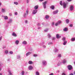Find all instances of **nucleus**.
<instances>
[{
	"instance_id": "obj_57",
	"label": "nucleus",
	"mask_w": 75,
	"mask_h": 75,
	"mask_svg": "<svg viewBox=\"0 0 75 75\" xmlns=\"http://www.w3.org/2000/svg\"><path fill=\"white\" fill-rule=\"evenodd\" d=\"M71 0H67V1H71Z\"/></svg>"
},
{
	"instance_id": "obj_21",
	"label": "nucleus",
	"mask_w": 75,
	"mask_h": 75,
	"mask_svg": "<svg viewBox=\"0 0 75 75\" xmlns=\"http://www.w3.org/2000/svg\"><path fill=\"white\" fill-rule=\"evenodd\" d=\"M63 45H65L67 44V40H64V41Z\"/></svg>"
},
{
	"instance_id": "obj_9",
	"label": "nucleus",
	"mask_w": 75,
	"mask_h": 75,
	"mask_svg": "<svg viewBox=\"0 0 75 75\" xmlns=\"http://www.w3.org/2000/svg\"><path fill=\"white\" fill-rule=\"evenodd\" d=\"M33 69V67L31 65L29 66L28 68L29 70H32Z\"/></svg>"
},
{
	"instance_id": "obj_1",
	"label": "nucleus",
	"mask_w": 75,
	"mask_h": 75,
	"mask_svg": "<svg viewBox=\"0 0 75 75\" xmlns=\"http://www.w3.org/2000/svg\"><path fill=\"white\" fill-rule=\"evenodd\" d=\"M47 1H45L42 2V4L44 8H47Z\"/></svg>"
},
{
	"instance_id": "obj_61",
	"label": "nucleus",
	"mask_w": 75,
	"mask_h": 75,
	"mask_svg": "<svg viewBox=\"0 0 75 75\" xmlns=\"http://www.w3.org/2000/svg\"><path fill=\"white\" fill-rule=\"evenodd\" d=\"M1 2H0V6H1Z\"/></svg>"
},
{
	"instance_id": "obj_22",
	"label": "nucleus",
	"mask_w": 75,
	"mask_h": 75,
	"mask_svg": "<svg viewBox=\"0 0 75 75\" xmlns=\"http://www.w3.org/2000/svg\"><path fill=\"white\" fill-rule=\"evenodd\" d=\"M60 37H61V36H59V35L57 34L56 35V38H57V39L59 38Z\"/></svg>"
},
{
	"instance_id": "obj_17",
	"label": "nucleus",
	"mask_w": 75,
	"mask_h": 75,
	"mask_svg": "<svg viewBox=\"0 0 75 75\" xmlns=\"http://www.w3.org/2000/svg\"><path fill=\"white\" fill-rule=\"evenodd\" d=\"M27 15H27V14H26V13H24L23 15V17L24 18H26V17H27Z\"/></svg>"
},
{
	"instance_id": "obj_14",
	"label": "nucleus",
	"mask_w": 75,
	"mask_h": 75,
	"mask_svg": "<svg viewBox=\"0 0 75 75\" xmlns=\"http://www.w3.org/2000/svg\"><path fill=\"white\" fill-rule=\"evenodd\" d=\"M12 36H13V37H16L17 36V34H16L14 32L12 34Z\"/></svg>"
},
{
	"instance_id": "obj_8",
	"label": "nucleus",
	"mask_w": 75,
	"mask_h": 75,
	"mask_svg": "<svg viewBox=\"0 0 75 75\" xmlns=\"http://www.w3.org/2000/svg\"><path fill=\"white\" fill-rule=\"evenodd\" d=\"M13 22V19H9L8 20V23L9 24H11Z\"/></svg>"
},
{
	"instance_id": "obj_59",
	"label": "nucleus",
	"mask_w": 75,
	"mask_h": 75,
	"mask_svg": "<svg viewBox=\"0 0 75 75\" xmlns=\"http://www.w3.org/2000/svg\"><path fill=\"white\" fill-rule=\"evenodd\" d=\"M45 24V23H42V25H44V24Z\"/></svg>"
},
{
	"instance_id": "obj_10",
	"label": "nucleus",
	"mask_w": 75,
	"mask_h": 75,
	"mask_svg": "<svg viewBox=\"0 0 75 75\" xmlns=\"http://www.w3.org/2000/svg\"><path fill=\"white\" fill-rule=\"evenodd\" d=\"M58 51H59V50H58V49L57 48H55L54 49V52H58Z\"/></svg>"
},
{
	"instance_id": "obj_30",
	"label": "nucleus",
	"mask_w": 75,
	"mask_h": 75,
	"mask_svg": "<svg viewBox=\"0 0 75 75\" xmlns=\"http://www.w3.org/2000/svg\"><path fill=\"white\" fill-rule=\"evenodd\" d=\"M8 72H9V75H12V73H11V71L10 70H9L8 71Z\"/></svg>"
},
{
	"instance_id": "obj_49",
	"label": "nucleus",
	"mask_w": 75,
	"mask_h": 75,
	"mask_svg": "<svg viewBox=\"0 0 75 75\" xmlns=\"http://www.w3.org/2000/svg\"><path fill=\"white\" fill-rule=\"evenodd\" d=\"M15 15H17V12H15Z\"/></svg>"
},
{
	"instance_id": "obj_15",
	"label": "nucleus",
	"mask_w": 75,
	"mask_h": 75,
	"mask_svg": "<svg viewBox=\"0 0 75 75\" xmlns=\"http://www.w3.org/2000/svg\"><path fill=\"white\" fill-rule=\"evenodd\" d=\"M28 64H29L30 65L33 64V62L32 61L30 60L28 61Z\"/></svg>"
},
{
	"instance_id": "obj_54",
	"label": "nucleus",
	"mask_w": 75,
	"mask_h": 75,
	"mask_svg": "<svg viewBox=\"0 0 75 75\" xmlns=\"http://www.w3.org/2000/svg\"><path fill=\"white\" fill-rule=\"evenodd\" d=\"M52 25H54V23H52Z\"/></svg>"
},
{
	"instance_id": "obj_3",
	"label": "nucleus",
	"mask_w": 75,
	"mask_h": 75,
	"mask_svg": "<svg viewBox=\"0 0 75 75\" xmlns=\"http://www.w3.org/2000/svg\"><path fill=\"white\" fill-rule=\"evenodd\" d=\"M42 63L44 66H45V65H47V61L45 60H43L42 62Z\"/></svg>"
},
{
	"instance_id": "obj_7",
	"label": "nucleus",
	"mask_w": 75,
	"mask_h": 75,
	"mask_svg": "<svg viewBox=\"0 0 75 75\" xmlns=\"http://www.w3.org/2000/svg\"><path fill=\"white\" fill-rule=\"evenodd\" d=\"M69 8L70 11H72L74 10V6L73 5H70Z\"/></svg>"
},
{
	"instance_id": "obj_48",
	"label": "nucleus",
	"mask_w": 75,
	"mask_h": 75,
	"mask_svg": "<svg viewBox=\"0 0 75 75\" xmlns=\"http://www.w3.org/2000/svg\"><path fill=\"white\" fill-rule=\"evenodd\" d=\"M62 75H66V74H65L64 73H63L62 74Z\"/></svg>"
},
{
	"instance_id": "obj_44",
	"label": "nucleus",
	"mask_w": 75,
	"mask_h": 75,
	"mask_svg": "<svg viewBox=\"0 0 75 75\" xmlns=\"http://www.w3.org/2000/svg\"><path fill=\"white\" fill-rule=\"evenodd\" d=\"M69 27H73V25L72 24H70L69 25Z\"/></svg>"
},
{
	"instance_id": "obj_35",
	"label": "nucleus",
	"mask_w": 75,
	"mask_h": 75,
	"mask_svg": "<svg viewBox=\"0 0 75 75\" xmlns=\"http://www.w3.org/2000/svg\"><path fill=\"white\" fill-rule=\"evenodd\" d=\"M36 75H40L39 72H38V71H36Z\"/></svg>"
},
{
	"instance_id": "obj_42",
	"label": "nucleus",
	"mask_w": 75,
	"mask_h": 75,
	"mask_svg": "<svg viewBox=\"0 0 75 75\" xmlns=\"http://www.w3.org/2000/svg\"><path fill=\"white\" fill-rule=\"evenodd\" d=\"M14 4H16V5H18V2H14Z\"/></svg>"
},
{
	"instance_id": "obj_2",
	"label": "nucleus",
	"mask_w": 75,
	"mask_h": 75,
	"mask_svg": "<svg viewBox=\"0 0 75 75\" xmlns=\"http://www.w3.org/2000/svg\"><path fill=\"white\" fill-rule=\"evenodd\" d=\"M67 68L68 69L69 71H71V70H72V69H73V67H72V66L71 65H69L67 66Z\"/></svg>"
},
{
	"instance_id": "obj_18",
	"label": "nucleus",
	"mask_w": 75,
	"mask_h": 75,
	"mask_svg": "<svg viewBox=\"0 0 75 75\" xmlns=\"http://www.w3.org/2000/svg\"><path fill=\"white\" fill-rule=\"evenodd\" d=\"M62 62V64L63 63L64 64H65V63H66L67 60L65 59H64L63 60Z\"/></svg>"
},
{
	"instance_id": "obj_27",
	"label": "nucleus",
	"mask_w": 75,
	"mask_h": 75,
	"mask_svg": "<svg viewBox=\"0 0 75 75\" xmlns=\"http://www.w3.org/2000/svg\"><path fill=\"white\" fill-rule=\"evenodd\" d=\"M21 58L20 56L19 55H17V59H20Z\"/></svg>"
},
{
	"instance_id": "obj_45",
	"label": "nucleus",
	"mask_w": 75,
	"mask_h": 75,
	"mask_svg": "<svg viewBox=\"0 0 75 75\" xmlns=\"http://www.w3.org/2000/svg\"><path fill=\"white\" fill-rule=\"evenodd\" d=\"M25 23H28V21L26 20L25 21Z\"/></svg>"
},
{
	"instance_id": "obj_29",
	"label": "nucleus",
	"mask_w": 75,
	"mask_h": 75,
	"mask_svg": "<svg viewBox=\"0 0 75 75\" xmlns=\"http://www.w3.org/2000/svg\"><path fill=\"white\" fill-rule=\"evenodd\" d=\"M5 53L6 54H7L8 53V51L7 50H6L5 51Z\"/></svg>"
},
{
	"instance_id": "obj_52",
	"label": "nucleus",
	"mask_w": 75,
	"mask_h": 75,
	"mask_svg": "<svg viewBox=\"0 0 75 75\" xmlns=\"http://www.w3.org/2000/svg\"><path fill=\"white\" fill-rule=\"evenodd\" d=\"M10 16H12V14L11 13H9Z\"/></svg>"
},
{
	"instance_id": "obj_28",
	"label": "nucleus",
	"mask_w": 75,
	"mask_h": 75,
	"mask_svg": "<svg viewBox=\"0 0 75 75\" xmlns=\"http://www.w3.org/2000/svg\"><path fill=\"white\" fill-rule=\"evenodd\" d=\"M50 8L51 9H52V10H54V6H52L50 7Z\"/></svg>"
},
{
	"instance_id": "obj_36",
	"label": "nucleus",
	"mask_w": 75,
	"mask_h": 75,
	"mask_svg": "<svg viewBox=\"0 0 75 75\" xmlns=\"http://www.w3.org/2000/svg\"><path fill=\"white\" fill-rule=\"evenodd\" d=\"M60 5H61V6H62V5H63L62 4V1H60Z\"/></svg>"
},
{
	"instance_id": "obj_46",
	"label": "nucleus",
	"mask_w": 75,
	"mask_h": 75,
	"mask_svg": "<svg viewBox=\"0 0 75 75\" xmlns=\"http://www.w3.org/2000/svg\"><path fill=\"white\" fill-rule=\"evenodd\" d=\"M43 48H46V46L45 45H43Z\"/></svg>"
},
{
	"instance_id": "obj_51",
	"label": "nucleus",
	"mask_w": 75,
	"mask_h": 75,
	"mask_svg": "<svg viewBox=\"0 0 75 75\" xmlns=\"http://www.w3.org/2000/svg\"><path fill=\"white\" fill-rule=\"evenodd\" d=\"M27 3H29V0H27Z\"/></svg>"
},
{
	"instance_id": "obj_58",
	"label": "nucleus",
	"mask_w": 75,
	"mask_h": 75,
	"mask_svg": "<svg viewBox=\"0 0 75 75\" xmlns=\"http://www.w3.org/2000/svg\"><path fill=\"white\" fill-rule=\"evenodd\" d=\"M69 75H73V74L71 73Z\"/></svg>"
},
{
	"instance_id": "obj_4",
	"label": "nucleus",
	"mask_w": 75,
	"mask_h": 75,
	"mask_svg": "<svg viewBox=\"0 0 75 75\" xmlns=\"http://www.w3.org/2000/svg\"><path fill=\"white\" fill-rule=\"evenodd\" d=\"M63 6L64 8H66L67 6V3H66L65 2H63Z\"/></svg>"
},
{
	"instance_id": "obj_34",
	"label": "nucleus",
	"mask_w": 75,
	"mask_h": 75,
	"mask_svg": "<svg viewBox=\"0 0 75 75\" xmlns=\"http://www.w3.org/2000/svg\"><path fill=\"white\" fill-rule=\"evenodd\" d=\"M47 35L49 38H51V35L50 34H48Z\"/></svg>"
},
{
	"instance_id": "obj_60",
	"label": "nucleus",
	"mask_w": 75,
	"mask_h": 75,
	"mask_svg": "<svg viewBox=\"0 0 75 75\" xmlns=\"http://www.w3.org/2000/svg\"><path fill=\"white\" fill-rule=\"evenodd\" d=\"M38 25H40V23H38Z\"/></svg>"
},
{
	"instance_id": "obj_38",
	"label": "nucleus",
	"mask_w": 75,
	"mask_h": 75,
	"mask_svg": "<svg viewBox=\"0 0 75 75\" xmlns=\"http://www.w3.org/2000/svg\"><path fill=\"white\" fill-rule=\"evenodd\" d=\"M48 31V29H46L44 30L45 32H47Z\"/></svg>"
},
{
	"instance_id": "obj_53",
	"label": "nucleus",
	"mask_w": 75,
	"mask_h": 75,
	"mask_svg": "<svg viewBox=\"0 0 75 75\" xmlns=\"http://www.w3.org/2000/svg\"><path fill=\"white\" fill-rule=\"evenodd\" d=\"M55 39V38H52V40H54Z\"/></svg>"
},
{
	"instance_id": "obj_63",
	"label": "nucleus",
	"mask_w": 75,
	"mask_h": 75,
	"mask_svg": "<svg viewBox=\"0 0 75 75\" xmlns=\"http://www.w3.org/2000/svg\"><path fill=\"white\" fill-rule=\"evenodd\" d=\"M2 65H3V64H0V66H1Z\"/></svg>"
},
{
	"instance_id": "obj_37",
	"label": "nucleus",
	"mask_w": 75,
	"mask_h": 75,
	"mask_svg": "<svg viewBox=\"0 0 75 75\" xmlns=\"http://www.w3.org/2000/svg\"><path fill=\"white\" fill-rule=\"evenodd\" d=\"M28 10H27L26 11V15H28Z\"/></svg>"
},
{
	"instance_id": "obj_47",
	"label": "nucleus",
	"mask_w": 75,
	"mask_h": 75,
	"mask_svg": "<svg viewBox=\"0 0 75 75\" xmlns=\"http://www.w3.org/2000/svg\"><path fill=\"white\" fill-rule=\"evenodd\" d=\"M2 39V36H1L0 37V41H1Z\"/></svg>"
},
{
	"instance_id": "obj_23",
	"label": "nucleus",
	"mask_w": 75,
	"mask_h": 75,
	"mask_svg": "<svg viewBox=\"0 0 75 75\" xmlns=\"http://www.w3.org/2000/svg\"><path fill=\"white\" fill-rule=\"evenodd\" d=\"M49 17H50V16L48 15H46L45 16V18L46 19H48V18H49Z\"/></svg>"
},
{
	"instance_id": "obj_55",
	"label": "nucleus",
	"mask_w": 75,
	"mask_h": 75,
	"mask_svg": "<svg viewBox=\"0 0 75 75\" xmlns=\"http://www.w3.org/2000/svg\"><path fill=\"white\" fill-rule=\"evenodd\" d=\"M44 0H39V1H43Z\"/></svg>"
},
{
	"instance_id": "obj_19",
	"label": "nucleus",
	"mask_w": 75,
	"mask_h": 75,
	"mask_svg": "<svg viewBox=\"0 0 75 75\" xmlns=\"http://www.w3.org/2000/svg\"><path fill=\"white\" fill-rule=\"evenodd\" d=\"M38 5H36L34 6V8L35 10H37V9H38Z\"/></svg>"
},
{
	"instance_id": "obj_11",
	"label": "nucleus",
	"mask_w": 75,
	"mask_h": 75,
	"mask_svg": "<svg viewBox=\"0 0 75 75\" xmlns=\"http://www.w3.org/2000/svg\"><path fill=\"white\" fill-rule=\"evenodd\" d=\"M32 53V52H29L26 53V55L27 56H28V55H30V54H31Z\"/></svg>"
},
{
	"instance_id": "obj_5",
	"label": "nucleus",
	"mask_w": 75,
	"mask_h": 75,
	"mask_svg": "<svg viewBox=\"0 0 75 75\" xmlns=\"http://www.w3.org/2000/svg\"><path fill=\"white\" fill-rule=\"evenodd\" d=\"M37 9H35L32 12V14H36V13H37Z\"/></svg>"
},
{
	"instance_id": "obj_43",
	"label": "nucleus",
	"mask_w": 75,
	"mask_h": 75,
	"mask_svg": "<svg viewBox=\"0 0 75 75\" xmlns=\"http://www.w3.org/2000/svg\"><path fill=\"white\" fill-rule=\"evenodd\" d=\"M48 45H51V44H52V42H50L48 43Z\"/></svg>"
},
{
	"instance_id": "obj_20",
	"label": "nucleus",
	"mask_w": 75,
	"mask_h": 75,
	"mask_svg": "<svg viewBox=\"0 0 75 75\" xmlns=\"http://www.w3.org/2000/svg\"><path fill=\"white\" fill-rule=\"evenodd\" d=\"M1 11L2 13H4L6 11V9L2 8L1 9Z\"/></svg>"
},
{
	"instance_id": "obj_6",
	"label": "nucleus",
	"mask_w": 75,
	"mask_h": 75,
	"mask_svg": "<svg viewBox=\"0 0 75 75\" xmlns=\"http://www.w3.org/2000/svg\"><path fill=\"white\" fill-rule=\"evenodd\" d=\"M60 23H61V21H59L57 22L55 24V25H56V26H57L58 25L60 24Z\"/></svg>"
},
{
	"instance_id": "obj_24",
	"label": "nucleus",
	"mask_w": 75,
	"mask_h": 75,
	"mask_svg": "<svg viewBox=\"0 0 75 75\" xmlns=\"http://www.w3.org/2000/svg\"><path fill=\"white\" fill-rule=\"evenodd\" d=\"M58 58H61L62 57V55L61 54H59L58 55Z\"/></svg>"
},
{
	"instance_id": "obj_31",
	"label": "nucleus",
	"mask_w": 75,
	"mask_h": 75,
	"mask_svg": "<svg viewBox=\"0 0 75 75\" xmlns=\"http://www.w3.org/2000/svg\"><path fill=\"white\" fill-rule=\"evenodd\" d=\"M75 40V38H72L71 40V41H74Z\"/></svg>"
},
{
	"instance_id": "obj_32",
	"label": "nucleus",
	"mask_w": 75,
	"mask_h": 75,
	"mask_svg": "<svg viewBox=\"0 0 75 75\" xmlns=\"http://www.w3.org/2000/svg\"><path fill=\"white\" fill-rule=\"evenodd\" d=\"M4 19L5 20H7L8 19V17L7 16H4Z\"/></svg>"
},
{
	"instance_id": "obj_39",
	"label": "nucleus",
	"mask_w": 75,
	"mask_h": 75,
	"mask_svg": "<svg viewBox=\"0 0 75 75\" xmlns=\"http://www.w3.org/2000/svg\"><path fill=\"white\" fill-rule=\"evenodd\" d=\"M62 62H60V63H58L57 64V65L58 66H59V65H61V64H62Z\"/></svg>"
},
{
	"instance_id": "obj_33",
	"label": "nucleus",
	"mask_w": 75,
	"mask_h": 75,
	"mask_svg": "<svg viewBox=\"0 0 75 75\" xmlns=\"http://www.w3.org/2000/svg\"><path fill=\"white\" fill-rule=\"evenodd\" d=\"M9 53L10 54H13V52L12 51H10L9 52Z\"/></svg>"
},
{
	"instance_id": "obj_40",
	"label": "nucleus",
	"mask_w": 75,
	"mask_h": 75,
	"mask_svg": "<svg viewBox=\"0 0 75 75\" xmlns=\"http://www.w3.org/2000/svg\"><path fill=\"white\" fill-rule=\"evenodd\" d=\"M66 40V38H65V37H64L63 38H62V40L63 41H65V40Z\"/></svg>"
},
{
	"instance_id": "obj_25",
	"label": "nucleus",
	"mask_w": 75,
	"mask_h": 75,
	"mask_svg": "<svg viewBox=\"0 0 75 75\" xmlns=\"http://www.w3.org/2000/svg\"><path fill=\"white\" fill-rule=\"evenodd\" d=\"M63 31H68V28H65L63 29Z\"/></svg>"
},
{
	"instance_id": "obj_50",
	"label": "nucleus",
	"mask_w": 75,
	"mask_h": 75,
	"mask_svg": "<svg viewBox=\"0 0 75 75\" xmlns=\"http://www.w3.org/2000/svg\"><path fill=\"white\" fill-rule=\"evenodd\" d=\"M49 75H54V73H51L50 74H49Z\"/></svg>"
},
{
	"instance_id": "obj_56",
	"label": "nucleus",
	"mask_w": 75,
	"mask_h": 75,
	"mask_svg": "<svg viewBox=\"0 0 75 75\" xmlns=\"http://www.w3.org/2000/svg\"><path fill=\"white\" fill-rule=\"evenodd\" d=\"M40 28H41V27H39L38 28V30H39V29H40Z\"/></svg>"
},
{
	"instance_id": "obj_13",
	"label": "nucleus",
	"mask_w": 75,
	"mask_h": 75,
	"mask_svg": "<svg viewBox=\"0 0 75 75\" xmlns=\"http://www.w3.org/2000/svg\"><path fill=\"white\" fill-rule=\"evenodd\" d=\"M58 13V10H57L53 12L54 14H57Z\"/></svg>"
},
{
	"instance_id": "obj_12",
	"label": "nucleus",
	"mask_w": 75,
	"mask_h": 75,
	"mask_svg": "<svg viewBox=\"0 0 75 75\" xmlns=\"http://www.w3.org/2000/svg\"><path fill=\"white\" fill-rule=\"evenodd\" d=\"M15 43L16 45H18L19 44V40H16L15 42Z\"/></svg>"
},
{
	"instance_id": "obj_62",
	"label": "nucleus",
	"mask_w": 75,
	"mask_h": 75,
	"mask_svg": "<svg viewBox=\"0 0 75 75\" xmlns=\"http://www.w3.org/2000/svg\"><path fill=\"white\" fill-rule=\"evenodd\" d=\"M6 48V46H5L3 48Z\"/></svg>"
},
{
	"instance_id": "obj_16",
	"label": "nucleus",
	"mask_w": 75,
	"mask_h": 75,
	"mask_svg": "<svg viewBox=\"0 0 75 75\" xmlns=\"http://www.w3.org/2000/svg\"><path fill=\"white\" fill-rule=\"evenodd\" d=\"M22 44L24 45H26V44H27V42L26 41H24L22 42Z\"/></svg>"
},
{
	"instance_id": "obj_41",
	"label": "nucleus",
	"mask_w": 75,
	"mask_h": 75,
	"mask_svg": "<svg viewBox=\"0 0 75 75\" xmlns=\"http://www.w3.org/2000/svg\"><path fill=\"white\" fill-rule=\"evenodd\" d=\"M38 56V55L37 54H33V57H37Z\"/></svg>"
},
{
	"instance_id": "obj_64",
	"label": "nucleus",
	"mask_w": 75,
	"mask_h": 75,
	"mask_svg": "<svg viewBox=\"0 0 75 75\" xmlns=\"http://www.w3.org/2000/svg\"><path fill=\"white\" fill-rule=\"evenodd\" d=\"M74 74L75 75V71L74 72Z\"/></svg>"
},
{
	"instance_id": "obj_26",
	"label": "nucleus",
	"mask_w": 75,
	"mask_h": 75,
	"mask_svg": "<svg viewBox=\"0 0 75 75\" xmlns=\"http://www.w3.org/2000/svg\"><path fill=\"white\" fill-rule=\"evenodd\" d=\"M66 22L67 24H69V20L68 19H66Z\"/></svg>"
}]
</instances>
